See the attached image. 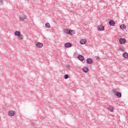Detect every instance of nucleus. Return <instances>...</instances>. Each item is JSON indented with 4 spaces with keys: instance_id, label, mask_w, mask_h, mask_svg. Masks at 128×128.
Wrapping results in <instances>:
<instances>
[{
    "instance_id": "1",
    "label": "nucleus",
    "mask_w": 128,
    "mask_h": 128,
    "mask_svg": "<svg viewBox=\"0 0 128 128\" xmlns=\"http://www.w3.org/2000/svg\"><path fill=\"white\" fill-rule=\"evenodd\" d=\"M14 34L16 36H17L19 40H24V35L22 34V32H20V30L16 31L14 32Z\"/></svg>"
},
{
    "instance_id": "2",
    "label": "nucleus",
    "mask_w": 128,
    "mask_h": 128,
    "mask_svg": "<svg viewBox=\"0 0 128 128\" xmlns=\"http://www.w3.org/2000/svg\"><path fill=\"white\" fill-rule=\"evenodd\" d=\"M97 30L98 32H102V30H104V26L102 24H100L98 26Z\"/></svg>"
},
{
    "instance_id": "3",
    "label": "nucleus",
    "mask_w": 128,
    "mask_h": 128,
    "mask_svg": "<svg viewBox=\"0 0 128 128\" xmlns=\"http://www.w3.org/2000/svg\"><path fill=\"white\" fill-rule=\"evenodd\" d=\"M112 92L114 94H115V96H116L118 98H122V93L118 92L116 90H113Z\"/></svg>"
},
{
    "instance_id": "4",
    "label": "nucleus",
    "mask_w": 128,
    "mask_h": 128,
    "mask_svg": "<svg viewBox=\"0 0 128 128\" xmlns=\"http://www.w3.org/2000/svg\"><path fill=\"white\" fill-rule=\"evenodd\" d=\"M119 42L120 44H124L126 42V40L124 38H120L119 40Z\"/></svg>"
},
{
    "instance_id": "5",
    "label": "nucleus",
    "mask_w": 128,
    "mask_h": 128,
    "mask_svg": "<svg viewBox=\"0 0 128 128\" xmlns=\"http://www.w3.org/2000/svg\"><path fill=\"white\" fill-rule=\"evenodd\" d=\"M16 114V112L12 110H10L8 112V116H14Z\"/></svg>"
},
{
    "instance_id": "6",
    "label": "nucleus",
    "mask_w": 128,
    "mask_h": 128,
    "mask_svg": "<svg viewBox=\"0 0 128 128\" xmlns=\"http://www.w3.org/2000/svg\"><path fill=\"white\" fill-rule=\"evenodd\" d=\"M88 42V40L86 39L83 38L80 40V44H86Z\"/></svg>"
},
{
    "instance_id": "7",
    "label": "nucleus",
    "mask_w": 128,
    "mask_h": 128,
    "mask_svg": "<svg viewBox=\"0 0 128 128\" xmlns=\"http://www.w3.org/2000/svg\"><path fill=\"white\" fill-rule=\"evenodd\" d=\"M36 46L37 48H42V46H44V44L42 42H38L36 43Z\"/></svg>"
},
{
    "instance_id": "8",
    "label": "nucleus",
    "mask_w": 128,
    "mask_h": 128,
    "mask_svg": "<svg viewBox=\"0 0 128 128\" xmlns=\"http://www.w3.org/2000/svg\"><path fill=\"white\" fill-rule=\"evenodd\" d=\"M82 70L84 72L86 73L88 72V70H90L88 69V68L84 66L82 68Z\"/></svg>"
},
{
    "instance_id": "9",
    "label": "nucleus",
    "mask_w": 128,
    "mask_h": 128,
    "mask_svg": "<svg viewBox=\"0 0 128 128\" xmlns=\"http://www.w3.org/2000/svg\"><path fill=\"white\" fill-rule=\"evenodd\" d=\"M86 63L88 64H92L93 60L90 58H88L86 60Z\"/></svg>"
},
{
    "instance_id": "10",
    "label": "nucleus",
    "mask_w": 128,
    "mask_h": 128,
    "mask_svg": "<svg viewBox=\"0 0 128 128\" xmlns=\"http://www.w3.org/2000/svg\"><path fill=\"white\" fill-rule=\"evenodd\" d=\"M72 46V44L70 42H66V43H65V44H64V46L66 48H70Z\"/></svg>"
},
{
    "instance_id": "11",
    "label": "nucleus",
    "mask_w": 128,
    "mask_h": 128,
    "mask_svg": "<svg viewBox=\"0 0 128 128\" xmlns=\"http://www.w3.org/2000/svg\"><path fill=\"white\" fill-rule=\"evenodd\" d=\"M26 18V16L24 15H20V20H21V22H24V20Z\"/></svg>"
},
{
    "instance_id": "12",
    "label": "nucleus",
    "mask_w": 128,
    "mask_h": 128,
    "mask_svg": "<svg viewBox=\"0 0 128 128\" xmlns=\"http://www.w3.org/2000/svg\"><path fill=\"white\" fill-rule=\"evenodd\" d=\"M78 58L80 60H81V62H84V57L82 55H79Z\"/></svg>"
},
{
    "instance_id": "13",
    "label": "nucleus",
    "mask_w": 128,
    "mask_h": 128,
    "mask_svg": "<svg viewBox=\"0 0 128 128\" xmlns=\"http://www.w3.org/2000/svg\"><path fill=\"white\" fill-rule=\"evenodd\" d=\"M109 24H110V26H114V24H116V23L114 22V20H111L109 21Z\"/></svg>"
},
{
    "instance_id": "14",
    "label": "nucleus",
    "mask_w": 128,
    "mask_h": 128,
    "mask_svg": "<svg viewBox=\"0 0 128 128\" xmlns=\"http://www.w3.org/2000/svg\"><path fill=\"white\" fill-rule=\"evenodd\" d=\"M108 109L110 112H114V107H112V106H108Z\"/></svg>"
},
{
    "instance_id": "15",
    "label": "nucleus",
    "mask_w": 128,
    "mask_h": 128,
    "mask_svg": "<svg viewBox=\"0 0 128 128\" xmlns=\"http://www.w3.org/2000/svg\"><path fill=\"white\" fill-rule=\"evenodd\" d=\"M120 28H121V30H124L126 28V26L124 24H122L120 26Z\"/></svg>"
},
{
    "instance_id": "16",
    "label": "nucleus",
    "mask_w": 128,
    "mask_h": 128,
    "mask_svg": "<svg viewBox=\"0 0 128 128\" xmlns=\"http://www.w3.org/2000/svg\"><path fill=\"white\" fill-rule=\"evenodd\" d=\"M64 34H70V30L68 29H64Z\"/></svg>"
},
{
    "instance_id": "17",
    "label": "nucleus",
    "mask_w": 128,
    "mask_h": 128,
    "mask_svg": "<svg viewBox=\"0 0 128 128\" xmlns=\"http://www.w3.org/2000/svg\"><path fill=\"white\" fill-rule=\"evenodd\" d=\"M76 34V31L74 30H70L69 34H70V36H74Z\"/></svg>"
},
{
    "instance_id": "18",
    "label": "nucleus",
    "mask_w": 128,
    "mask_h": 128,
    "mask_svg": "<svg viewBox=\"0 0 128 128\" xmlns=\"http://www.w3.org/2000/svg\"><path fill=\"white\" fill-rule=\"evenodd\" d=\"M118 52H124V47H120L118 48Z\"/></svg>"
},
{
    "instance_id": "19",
    "label": "nucleus",
    "mask_w": 128,
    "mask_h": 128,
    "mask_svg": "<svg viewBox=\"0 0 128 128\" xmlns=\"http://www.w3.org/2000/svg\"><path fill=\"white\" fill-rule=\"evenodd\" d=\"M123 56L124 58H128V54L126 52H124L123 54Z\"/></svg>"
},
{
    "instance_id": "20",
    "label": "nucleus",
    "mask_w": 128,
    "mask_h": 128,
    "mask_svg": "<svg viewBox=\"0 0 128 128\" xmlns=\"http://www.w3.org/2000/svg\"><path fill=\"white\" fill-rule=\"evenodd\" d=\"M45 26L48 28H50V24L48 22H47L45 24Z\"/></svg>"
},
{
    "instance_id": "21",
    "label": "nucleus",
    "mask_w": 128,
    "mask_h": 128,
    "mask_svg": "<svg viewBox=\"0 0 128 128\" xmlns=\"http://www.w3.org/2000/svg\"><path fill=\"white\" fill-rule=\"evenodd\" d=\"M64 78H65V80H68V74L64 75Z\"/></svg>"
},
{
    "instance_id": "22",
    "label": "nucleus",
    "mask_w": 128,
    "mask_h": 128,
    "mask_svg": "<svg viewBox=\"0 0 128 128\" xmlns=\"http://www.w3.org/2000/svg\"><path fill=\"white\" fill-rule=\"evenodd\" d=\"M1 4H2V0H0V6Z\"/></svg>"
},
{
    "instance_id": "23",
    "label": "nucleus",
    "mask_w": 128,
    "mask_h": 128,
    "mask_svg": "<svg viewBox=\"0 0 128 128\" xmlns=\"http://www.w3.org/2000/svg\"><path fill=\"white\" fill-rule=\"evenodd\" d=\"M66 68H70V65H67Z\"/></svg>"
}]
</instances>
